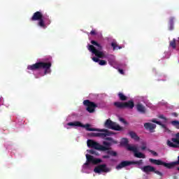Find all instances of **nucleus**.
<instances>
[{"label": "nucleus", "instance_id": "f257e3e1", "mask_svg": "<svg viewBox=\"0 0 179 179\" xmlns=\"http://www.w3.org/2000/svg\"><path fill=\"white\" fill-rule=\"evenodd\" d=\"M69 127H80V128H85L86 131H95V132H103V133H91V136H94L97 138H104L106 136H111L113 135V132L108 131L107 129H96L93 127H90V124H83L80 122H69L67 124Z\"/></svg>", "mask_w": 179, "mask_h": 179}, {"label": "nucleus", "instance_id": "f03ea898", "mask_svg": "<svg viewBox=\"0 0 179 179\" xmlns=\"http://www.w3.org/2000/svg\"><path fill=\"white\" fill-rule=\"evenodd\" d=\"M30 20L31 22H36V20H38V25L40 27H42V29H47V24H45V22H48V24L51 23L48 16H44L41 11L35 12L31 17Z\"/></svg>", "mask_w": 179, "mask_h": 179}, {"label": "nucleus", "instance_id": "7ed1b4c3", "mask_svg": "<svg viewBox=\"0 0 179 179\" xmlns=\"http://www.w3.org/2000/svg\"><path fill=\"white\" fill-rule=\"evenodd\" d=\"M52 64L50 62H36L34 64L29 65L27 66V69L29 71H37L38 69H44V74L47 75V73H51V66Z\"/></svg>", "mask_w": 179, "mask_h": 179}, {"label": "nucleus", "instance_id": "20e7f679", "mask_svg": "<svg viewBox=\"0 0 179 179\" xmlns=\"http://www.w3.org/2000/svg\"><path fill=\"white\" fill-rule=\"evenodd\" d=\"M104 127L108 129H113V131H124V128L117 124L115 122H113L111 120L108 119L104 123Z\"/></svg>", "mask_w": 179, "mask_h": 179}, {"label": "nucleus", "instance_id": "39448f33", "mask_svg": "<svg viewBox=\"0 0 179 179\" xmlns=\"http://www.w3.org/2000/svg\"><path fill=\"white\" fill-rule=\"evenodd\" d=\"M83 104L85 106L88 113H94V111H96V108L99 107L97 103H94V101H91L89 99L84 100Z\"/></svg>", "mask_w": 179, "mask_h": 179}, {"label": "nucleus", "instance_id": "423d86ee", "mask_svg": "<svg viewBox=\"0 0 179 179\" xmlns=\"http://www.w3.org/2000/svg\"><path fill=\"white\" fill-rule=\"evenodd\" d=\"M176 138H172L170 140H167L166 145L169 148H173L174 149H178L179 148V132L175 135Z\"/></svg>", "mask_w": 179, "mask_h": 179}, {"label": "nucleus", "instance_id": "0eeeda50", "mask_svg": "<svg viewBox=\"0 0 179 179\" xmlns=\"http://www.w3.org/2000/svg\"><path fill=\"white\" fill-rule=\"evenodd\" d=\"M103 148H106V150L104 152L106 151L107 155H110V156H113V157H115L117 156V153L115 151L110 150L111 148H110L111 145H114L113 143L107 142V141H103Z\"/></svg>", "mask_w": 179, "mask_h": 179}, {"label": "nucleus", "instance_id": "6e6552de", "mask_svg": "<svg viewBox=\"0 0 179 179\" xmlns=\"http://www.w3.org/2000/svg\"><path fill=\"white\" fill-rule=\"evenodd\" d=\"M86 159L87 162L84 164V166H89L90 163H92V164H99V163H101V162H103V160H101V159L94 158L93 156L88 154L86 155Z\"/></svg>", "mask_w": 179, "mask_h": 179}, {"label": "nucleus", "instance_id": "1a4fd4ad", "mask_svg": "<svg viewBox=\"0 0 179 179\" xmlns=\"http://www.w3.org/2000/svg\"><path fill=\"white\" fill-rule=\"evenodd\" d=\"M88 50L90 51V52L94 54V55H96L98 58L103 59L106 57L104 52L96 49L93 45H88Z\"/></svg>", "mask_w": 179, "mask_h": 179}, {"label": "nucleus", "instance_id": "9d476101", "mask_svg": "<svg viewBox=\"0 0 179 179\" xmlns=\"http://www.w3.org/2000/svg\"><path fill=\"white\" fill-rule=\"evenodd\" d=\"M128 150H129V152H133L134 153V157H137L138 159L146 158V156L143 153L138 152V147L135 145L129 146Z\"/></svg>", "mask_w": 179, "mask_h": 179}, {"label": "nucleus", "instance_id": "9b49d317", "mask_svg": "<svg viewBox=\"0 0 179 179\" xmlns=\"http://www.w3.org/2000/svg\"><path fill=\"white\" fill-rule=\"evenodd\" d=\"M94 173H97L100 174V173H110V168H107V165L106 164H100L96 166L94 169Z\"/></svg>", "mask_w": 179, "mask_h": 179}, {"label": "nucleus", "instance_id": "f8f14e48", "mask_svg": "<svg viewBox=\"0 0 179 179\" xmlns=\"http://www.w3.org/2000/svg\"><path fill=\"white\" fill-rule=\"evenodd\" d=\"M131 164H132V161H122L118 165L116 166V169L121 170V169L128 167V166H131Z\"/></svg>", "mask_w": 179, "mask_h": 179}, {"label": "nucleus", "instance_id": "ddd939ff", "mask_svg": "<svg viewBox=\"0 0 179 179\" xmlns=\"http://www.w3.org/2000/svg\"><path fill=\"white\" fill-rule=\"evenodd\" d=\"M141 170H142L143 173H145L146 174H149V173H153L155 171V167L150 165H147L141 167Z\"/></svg>", "mask_w": 179, "mask_h": 179}, {"label": "nucleus", "instance_id": "4468645a", "mask_svg": "<svg viewBox=\"0 0 179 179\" xmlns=\"http://www.w3.org/2000/svg\"><path fill=\"white\" fill-rule=\"evenodd\" d=\"M151 122H154V124H157V125H160L163 129H164V132H169L170 130L169 128H167V126L166 124L162 123L160 121H157L156 119H152L150 120Z\"/></svg>", "mask_w": 179, "mask_h": 179}, {"label": "nucleus", "instance_id": "2eb2a0df", "mask_svg": "<svg viewBox=\"0 0 179 179\" xmlns=\"http://www.w3.org/2000/svg\"><path fill=\"white\" fill-rule=\"evenodd\" d=\"M136 108L138 113H146V106H145V105L143 103H138L136 105Z\"/></svg>", "mask_w": 179, "mask_h": 179}, {"label": "nucleus", "instance_id": "dca6fc26", "mask_svg": "<svg viewBox=\"0 0 179 179\" xmlns=\"http://www.w3.org/2000/svg\"><path fill=\"white\" fill-rule=\"evenodd\" d=\"M144 128H145V129H149L150 132H153V129H156V124L146 122L144 124Z\"/></svg>", "mask_w": 179, "mask_h": 179}, {"label": "nucleus", "instance_id": "f3484780", "mask_svg": "<svg viewBox=\"0 0 179 179\" xmlns=\"http://www.w3.org/2000/svg\"><path fill=\"white\" fill-rule=\"evenodd\" d=\"M135 107V103L132 100H129L124 102V108H128L129 110H132Z\"/></svg>", "mask_w": 179, "mask_h": 179}, {"label": "nucleus", "instance_id": "a211bd4d", "mask_svg": "<svg viewBox=\"0 0 179 179\" xmlns=\"http://www.w3.org/2000/svg\"><path fill=\"white\" fill-rule=\"evenodd\" d=\"M92 149H95L96 150H101L102 152H104V150L107 148H106V147L100 145L99 143L95 141L94 145L92 146Z\"/></svg>", "mask_w": 179, "mask_h": 179}, {"label": "nucleus", "instance_id": "6ab92c4d", "mask_svg": "<svg viewBox=\"0 0 179 179\" xmlns=\"http://www.w3.org/2000/svg\"><path fill=\"white\" fill-rule=\"evenodd\" d=\"M129 143V141H128V138H123L120 142V145H121V146H126L127 149L128 150V148H129V146H132V145L128 144Z\"/></svg>", "mask_w": 179, "mask_h": 179}, {"label": "nucleus", "instance_id": "aec40b11", "mask_svg": "<svg viewBox=\"0 0 179 179\" xmlns=\"http://www.w3.org/2000/svg\"><path fill=\"white\" fill-rule=\"evenodd\" d=\"M129 135L131 136V139H134V141H139L141 139L135 131H129Z\"/></svg>", "mask_w": 179, "mask_h": 179}, {"label": "nucleus", "instance_id": "412c9836", "mask_svg": "<svg viewBox=\"0 0 179 179\" xmlns=\"http://www.w3.org/2000/svg\"><path fill=\"white\" fill-rule=\"evenodd\" d=\"M91 44H92L93 45H96V47H97L96 50H98V51H101L103 50V46H101V45H100L96 41H91Z\"/></svg>", "mask_w": 179, "mask_h": 179}, {"label": "nucleus", "instance_id": "4be33fe9", "mask_svg": "<svg viewBox=\"0 0 179 179\" xmlns=\"http://www.w3.org/2000/svg\"><path fill=\"white\" fill-rule=\"evenodd\" d=\"M114 106L117 107V108H125L124 102H115Z\"/></svg>", "mask_w": 179, "mask_h": 179}, {"label": "nucleus", "instance_id": "5701e85b", "mask_svg": "<svg viewBox=\"0 0 179 179\" xmlns=\"http://www.w3.org/2000/svg\"><path fill=\"white\" fill-rule=\"evenodd\" d=\"M114 106L117 107V108H125L124 102H115Z\"/></svg>", "mask_w": 179, "mask_h": 179}, {"label": "nucleus", "instance_id": "b1692460", "mask_svg": "<svg viewBox=\"0 0 179 179\" xmlns=\"http://www.w3.org/2000/svg\"><path fill=\"white\" fill-rule=\"evenodd\" d=\"M169 30H173L174 29V17H171L169 19Z\"/></svg>", "mask_w": 179, "mask_h": 179}, {"label": "nucleus", "instance_id": "393cba45", "mask_svg": "<svg viewBox=\"0 0 179 179\" xmlns=\"http://www.w3.org/2000/svg\"><path fill=\"white\" fill-rule=\"evenodd\" d=\"M118 97L120 100H121V101H126V100L128 99V97L124 95V94H122V92L118 93Z\"/></svg>", "mask_w": 179, "mask_h": 179}, {"label": "nucleus", "instance_id": "a878e982", "mask_svg": "<svg viewBox=\"0 0 179 179\" xmlns=\"http://www.w3.org/2000/svg\"><path fill=\"white\" fill-rule=\"evenodd\" d=\"M169 46L171 47L173 50H176L177 48V44L176 43V38H173L169 42Z\"/></svg>", "mask_w": 179, "mask_h": 179}, {"label": "nucleus", "instance_id": "bb28decb", "mask_svg": "<svg viewBox=\"0 0 179 179\" xmlns=\"http://www.w3.org/2000/svg\"><path fill=\"white\" fill-rule=\"evenodd\" d=\"M111 47H113V48L114 50H121V48H122V47L118 46V45H117V43H114V42H113V43H111Z\"/></svg>", "mask_w": 179, "mask_h": 179}, {"label": "nucleus", "instance_id": "cd10ccee", "mask_svg": "<svg viewBox=\"0 0 179 179\" xmlns=\"http://www.w3.org/2000/svg\"><path fill=\"white\" fill-rule=\"evenodd\" d=\"M96 143V141H93V140H87V147L88 148H93L94 143Z\"/></svg>", "mask_w": 179, "mask_h": 179}, {"label": "nucleus", "instance_id": "c85d7f7f", "mask_svg": "<svg viewBox=\"0 0 179 179\" xmlns=\"http://www.w3.org/2000/svg\"><path fill=\"white\" fill-rule=\"evenodd\" d=\"M106 141H109L110 143H113L114 145H117V143H118V141L113 140L111 137L106 138Z\"/></svg>", "mask_w": 179, "mask_h": 179}, {"label": "nucleus", "instance_id": "c756f323", "mask_svg": "<svg viewBox=\"0 0 179 179\" xmlns=\"http://www.w3.org/2000/svg\"><path fill=\"white\" fill-rule=\"evenodd\" d=\"M171 124L177 128V129H179V121L178 120H173L171 122Z\"/></svg>", "mask_w": 179, "mask_h": 179}, {"label": "nucleus", "instance_id": "7c9ffc66", "mask_svg": "<svg viewBox=\"0 0 179 179\" xmlns=\"http://www.w3.org/2000/svg\"><path fill=\"white\" fill-rule=\"evenodd\" d=\"M143 164V161L140 159L138 161H131V164H138V166Z\"/></svg>", "mask_w": 179, "mask_h": 179}, {"label": "nucleus", "instance_id": "2f4dec72", "mask_svg": "<svg viewBox=\"0 0 179 179\" xmlns=\"http://www.w3.org/2000/svg\"><path fill=\"white\" fill-rule=\"evenodd\" d=\"M98 63L101 66H103L104 65H107V62L106 60H103V59H99V62Z\"/></svg>", "mask_w": 179, "mask_h": 179}, {"label": "nucleus", "instance_id": "473e14b6", "mask_svg": "<svg viewBox=\"0 0 179 179\" xmlns=\"http://www.w3.org/2000/svg\"><path fill=\"white\" fill-rule=\"evenodd\" d=\"M152 173H155L157 176H160V177H163V173L160 172L159 171H157L155 168V171H152Z\"/></svg>", "mask_w": 179, "mask_h": 179}, {"label": "nucleus", "instance_id": "72a5a7b5", "mask_svg": "<svg viewBox=\"0 0 179 179\" xmlns=\"http://www.w3.org/2000/svg\"><path fill=\"white\" fill-rule=\"evenodd\" d=\"M148 152H150V154H152V155L157 157L159 156V154H157L155 151L150 150V149H148Z\"/></svg>", "mask_w": 179, "mask_h": 179}, {"label": "nucleus", "instance_id": "f704fd0d", "mask_svg": "<svg viewBox=\"0 0 179 179\" xmlns=\"http://www.w3.org/2000/svg\"><path fill=\"white\" fill-rule=\"evenodd\" d=\"M88 153H90V155H96V156L99 155V153H96L94 150H89Z\"/></svg>", "mask_w": 179, "mask_h": 179}, {"label": "nucleus", "instance_id": "c9c22d12", "mask_svg": "<svg viewBox=\"0 0 179 179\" xmlns=\"http://www.w3.org/2000/svg\"><path fill=\"white\" fill-rule=\"evenodd\" d=\"M99 57H92V61H94V62H99L100 59H99Z\"/></svg>", "mask_w": 179, "mask_h": 179}, {"label": "nucleus", "instance_id": "e433bc0d", "mask_svg": "<svg viewBox=\"0 0 179 179\" xmlns=\"http://www.w3.org/2000/svg\"><path fill=\"white\" fill-rule=\"evenodd\" d=\"M141 150H146V143H143V146H141Z\"/></svg>", "mask_w": 179, "mask_h": 179}, {"label": "nucleus", "instance_id": "4c0bfd02", "mask_svg": "<svg viewBox=\"0 0 179 179\" xmlns=\"http://www.w3.org/2000/svg\"><path fill=\"white\" fill-rule=\"evenodd\" d=\"M159 118H160L161 120H164V121H167V119L163 115H159Z\"/></svg>", "mask_w": 179, "mask_h": 179}, {"label": "nucleus", "instance_id": "58836bf2", "mask_svg": "<svg viewBox=\"0 0 179 179\" xmlns=\"http://www.w3.org/2000/svg\"><path fill=\"white\" fill-rule=\"evenodd\" d=\"M90 34L92 36H96V29L92 30Z\"/></svg>", "mask_w": 179, "mask_h": 179}, {"label": "nucleus", "instance_id": "ea45409f", "mask_svg": "<svg viewBox=\"0 0 179 179\" xmlns=\"http://www.w3.org/2000/svg\"><path fill=\"white\" fill-rule=\"evenodd\" d=\"M103 159H110V155H103L102 156Z\"/></svg>", "mask_w": 179, "mask_h": 179}, {"label": "nucleus", "instance_id": "a19ab883", "mask_svg": "<svg viewBox=\"0 0 179 179\" xmlns=\"http://www.w3.org/2000/svg\"><path fill=\"white\" fill-rule=\"evenodd\" d=\"M120 120L121 122H123V124H127V121H125V119L120 118Z\"/></svg>", "mask_w": 179, "mask_h": 179}, {"label": "nucleus", "instance_id": "79ce46f5", "mask_svg": "<svg viewBox=\"0 0 179 179\" xmlns=\"http://www.w3.org/2000/svg\"><path fill=\"white\" fill-rule=\"evenodd\" d=\"M118 71L120 72V73H121V75H124V70L119 69Z\"/></svg>", "mask_w": 179, "mask_h": 179}, {"label": "nucleus", "instance_id": "37998d69", "mask_svg": "<svg viewBox=\"0 0 179 179\" xmlns=\"http://www.w3.org/2000/svg\"><path fill=\"white\" fill-rule=\"evenodd\" d=\"M173 115H174V117H178V114H177V113H173Z\"/></svg>", "mask_w": 179, "mask_h": 179}, {"label": "nucleus", "instance_id": "c03bdc74", "mask_svg": "<svg viewBox=\"0 0 179 179\" xmlns=\"http://www.w3.org/2000/svg\"><path fill=\"white\" fill-rule=\"evenodd\" d=\"M173 179H177V176H173Z\"/></svg>", "mask_w": 179, "mask_h": 179}, {"label": "nucleus", "instance_id": "a18cd8bd", "mask_svg": "<svg viewBox=\"0 0 179 179\" xmlns=\"http://www.w3.org/2000/svg\"><path fill=\"white\" fill-rule=\"evenodd\" d=\"M111 162H114V159H111Z\"/></svg>", "mask_w": 179, "mask_h": 179}, {"label": "nucleus", "instance_id": "49530a36", "mask_svg": "<svg viewBox=\"0 0 179 179\" xmlns=\"http://www.w3.org/2000/svg\"><path fill=\"white\" fill-rule=\"evenodd\" d=\"M0 101H2V99H0Z\"/></svg>", "mask_w": 179, "mask_h": 179}, {"label": "nucleus", "instance_id": "de8ad7c7", "mask_svg": "<svg viewBox=\"0 0 179 179\" xmlns=\"http://www.w3.org/2000/svg\"><path fill=\"white\" fill-rule=\"evenodd\" d=\"M164 104H166V103H164Z\"/></svg>", "mask_w": 179, "mask_h": 179}]
</instances>
